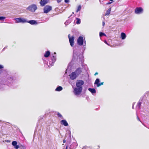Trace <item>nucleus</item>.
Returning <instances> with one entry per match:
<instances>
[{"label": "nucleus", "instance_id": "de8ad7c7", "mask_svg": "<svg viewBox=\"0 0 149 149\" xmlns=\"http://www.w3.org/2000/svg\"><path fill=\"white\" fill-rule=\"evenodd\" d=\"M68 146H67L66 147L65 149H68Z\"/></svg>", "mask_w": 149, "mask_h": 149}, {"label": "nucleus", "instance_id": "6ab92c4d", "mask_svg": "<svg viewBox=\"0 0 149 149\" xmlns=\"http://www.w3.org/2000/svg\"><path fill=\"white\" fill-rule=\"evenodd\" d=\"M50 52L49 51H47L46 52L44 55V56L46 58H47L50 56Z\"/></svg>", "mask_w": 149, "mask_h": 149}, {"label": "nucleus", "instance_id": "a878e982", "mask_svg": "<svg viewBox=\"0 0 149 149\" xmlns=\"http://www.w3.org/2000/svg\"><path fill=\"white\" fill-rule=\"evenodd\" d=\"M91 146H83V148H82V149H91Z\"/></svg>", "mask_w": 149, "mask_h": 149}, {"label": "nucleus", "instance_id": "c03bdc74", "mask_svg": "<svg viewBox=\"0 0 149 149\" xmlns=\"http://www.w3.org/2000/svg\"><path fill=\"white\" fill-rule=\"evenodd\" d=\"M98 74V73L97 72H96L94 74L95 75H96L97 74Z\"/></svg>", "mask_w": 149, "mask_h": 149}, {"label": "nucleus", "instance_id": "6e6d98bb", "mask_svg": "<svg viewBox=\"0 0 149 149\" xmlns=\"http://www.w3.org/2000/svg\"><path fill=\"white\" fill-rule=\"evenodd\" d=\"M44 63H45V62Z\"/></svg>", "mask_w": 149, "mask_h": 149}, {"label": "nucleus", "instance_id": "bf43d9fd", "mask_svg": "<svg viewBox=\"0 0 149 149\" xmlns=\"http://www.w3.org/2000/svg\"><path fill=\"white\" fill-rule=\"evenodd\" d=\"M0 89H1V88H0Z\"/></svg>", "mask_w": 149, "mask_h": 149}, {"label": "nucleus", "instance_id": "13d9d810", "mask_svg": "<svg viewBox=\"0 0 149 149\" xmlns=\"http://www.w3.org/2000/svg\"><path fill=\"white\" fill-rule=\"evenodd\" d=\"M7 142H8V140L7 141Z\"/></svg>", "mask_w": 149, "mask_h": 149}, {"label": "nucleus", "instance_id": "ddd939ff", "mask_svg": "<svg viewBox=\"0 0 149 149\" xmlns=\"http://www.w3.org/2000/svg\"><path fill=\"white\" fill-rule=\"evenodd\" d=\"M82 71V68H81L79 67L77 68L74 72L78 76L81 74Z\"/></svg>", "mask_w": 149, "mask_h": 149}, {"label": "nucleus", "instance_id": "473e14b6", "mask_svg": "<svg viewBox=\"0 0 149 149\" xmlns=\"http://www.w3.org/2000/svg\"><path fill=\"white\" fill-rule=\"evenodd\" d=\"M14 147V148L15 149H18V148H20V146H19L18 145H17V144L16 145V146H15Z\"/></svg>", "mask_w": 149, "mask_h": 149}, {"label": "nucleus", "instance_id": "4468645a", "mask_svg": "<svg viewBox=\"0 0 149 149\" xmlns=\"http://www.w3.org/2000/svg\"><path fill=\"white\" fill-rule=\"evenodd\" d=\"M77 146V143L73 142L70 146V149H75Z\"/></svg>", "mask_w": 149, "mask_h": 149}, {"label": "nucleus", "instance_id": "4be33fe9", "mask_svg": "<svg viewBox=\"0 0 149 149\" xmlns=\"http://www.w3.org/2000/svg\"><path fill=\"white\" fill-rule=\"evenodd\" d=\"M111 11V8H110L107 11L105 14L104 15L106 16V15H109Z\"/></svg>", "mask_w": 149, "mask_h": 149}, {"label": "nucleus", "instance_id": "393cba45", "mask_svg": "<svg viewBox=\"0 0 149 149\" xmlns=\"http://www.w3.org/2000/svg\"><path fill=\"white\" fill-rule=\"evenodd\" d=\"M76 19L77 20V21L76 23L77 24H80L81 23V20L79 18H76Z\"/></svg>", "mask_w": 149, "mask_h": 149}, {"label": "nucleus", "instance_id": "8fccbe9b", "mask_svg": "<svg viewBox=\"0 0 149 149\" xmlns=\"http://www.w3.org/2000/svg\"><path fill=\"white\" fill-rule=\"evenodd\" d=\"M132 109H134V104H133V106L132 107Z\"/></svg>", "mask_w": 149, "mask_h": 149}, {"label": "nucleus", "instance_id": "20e7f679", "mask_svg": "<svg viewBox=\"0 0 149 149\" xmlns=\"http://www.w3.org/2000/svg\"><path fill=\"white\" fill-rule=\"evenodd\" d=\"M83 89L76 87L74 88L73 93L76 96L79 95L81 93Z\"/></svg>", "mask_w": 149, "mask_h": 149}, {"label": "nucleus", "instance_id": "a19ab883", "mask_svg": "<svg viewBox=\"0 0 149 149\" xmlns=\"http://www.w3.org/2000/svg\"><path fill=\"white\" fill-rule=\"evenodd\" d=\"M57 1L58 3H59L61 2V0H57Z\"/></svg>", "mask_w": 149, "mask_h": 149}, {"label": "nucleus", "instance_id": "c9c22d12", "mask_svg": "<svg viewBox=\"0 0 149 149\" xmlns=\"http://www.w3.org/2000/svg\"><path fill=\"white\" fill-rule=\"evenodd\" d=\"M104 82H102L101 83H99V84H98V85H97V87H99L100 86H101L102 85H103V84Z\"/></svg>", "mask_w": 149, "mask_h": 149}, {"label": "nucleus", "instance_id": "a211bd4d", "mask_svg": "<svg viewBox=\"0 0 149 149\" xmlns=\"http://www.w3.org/2000/svg\"><path fill=\"white\" fill-rule=\"evenodd\" d=\"M88 90L92 94L96 93V90L95 88H89L88 89Z\"/></svg>", "mask_w": 149, "mask_h": 149}, {"label": "nucleus", "instance_id": "423d86ee", "mask_svg": "<svg viewBox=\"0 0 149 149\" xmlns=\"http://www.w3.org/2000/svg\"><path fill=\"white\" fill-rule=\"evenodd\" d=\"M83 81L81 80H77L76 83V87L83 89L82 86L84 84Z\"/></svg>", "mask_w": 149, "mask_h": 149}, {"label": "nucleus", "instance_id": "39448f33", "mask_svg": "<svg viewBox=\"0 0 149 149\" xmlns=\"http://www.w3.org/2000/svg\"><path fill=\"white\" fill-rule=\"evenodd\" d=\"M37 9L36 6L34 4H32L29 6L27 8V10H29L32 12H34Z\"/></svg>", "mask_w": 149, "mask_h": 149}, {"label": "nucleus", "instance_id": "7c9ffc66", "mask_svg": "<svg viewBox=\"0 0 149 149\" xmlns=\"http://www.w3.org/2000/svg\"><path fill=\"white\" fill-rule=\"evenodd\" d=\"M57 115L58 117L61 118L62 119L63 118L62 116L58 112L57 113Z\"/></svg>", "mask_w": 149, "mask_h": 149}, {"label": "nucleus", "instance_id": "6e6552de", "mask_svg": "<svg viewBox=\"0 0 149 149\" xmlns=\"http://www.w3.org/2000/svg\"><path fill=\"white\" fill-rule=\"evenodd\" d=\"M77 44L79 46L83 45L84 42V38L81 36H79L77 40Z\"/></svg>", "mask_w": 149, "mask_h": 149}, {"label": "nucleus", "instance_id": "72a5a7b5", "mask_svg": "<svg viewBox=\"0 0 149 149\" xmlns=\"http://www.w3.org/2000/svg\"><path fill=\"white\" fill-rule=\"evenodd\" d=\"M20 149H25L26 148L24 146H22V145H21V146H20Z\"/></svg>", "mask_w": 149, "mask_h": 149}, {"label": "nucleus", "instance_id": "a18cd8bd", "mask_svg": "<svg viewBox=\"0 0 149 149\" xmlns=\"http://www.w3.org/2000/svg\"><path fill=\"white\" fill-rule=\"evenodd\" d=\"M7 48V47H5L3 49V51L5 49H6Z\"/></svg>", "mask_w": 149, "mask_h": 149}, {"label": "nucleus", "instance_id": "58836bf2", "mask_svg": "<svg viewBox=\"0 0 149 149\" xmlns=\"http://www.w3.org/2000/svg\"><path fill=\"white\" fill-rule=\"evenodd\" d=\"M137 120H139V121H140V122H141V123H142L141 121L140 120V119L139 118V117H138V116L137 115Z\"/></svg>", "mask_w": 149, "mask_h": 149}, {"label": "nucleus", "instance_id": "bb28decb", "mask_svg": "<svg viewBox=\"0 0 149 149\" xmlns=\"http://www.w3.org/2000/svg\"><path fill=\"white\" fill-rule=\"evenodd\" d=\"M103 36H106V34L104 33L100 32V36L101 37Z\"/></svg>", "mask_w": 149, "mask_h": 149}, {"label": "nucleus", "instance_id": "f257e3e1", "mask_svg": "<svg viewBox=\"0 0 149 149\" xmlns=\"http://www.w3.org/2000/svg\"><path fill=\"white\" fill-rule=\"evenodd\" d=\"M78 47L73 48V53L72 61L78 62L81 64V66L85 70H86L87 65L84 63V59L83 55L79 52L77 48Z\"/></svg>", "mask_w": 149, "mask_h": 149}, {"label": "nucleus", "instance_id": "09e8293b", "mask_svg": "<svg viewBox=\"0 0 149 149\" xmlns=\"http://www.w3.org/2000/svg\"><path fill=\"white\" fill-rule=\"evenodd\" d=\"M36 127H37V128L38 127L39 128V126L38 125Z\"/></svg>", "mask_w": 149, "mask_h": 149}, {"label": "nucleus", "instance_id": "1a4fd4ad", "mask_svg": "<svg viewBox=\"0 0 149 149\" xmlns=\"http://www.w3.org/2000/svg\"><path fill=\"white\" fill-rule=\"evenodd\" d=\"M143 12V9L141 7H136L135 9L134 13L136 14H140Z\"/></svg>", "mask_w": 149, "mask_h": 149}, {"label": "nucleus", "instance_id": "dca6fc26", "mask_svg": "<svg viewBox=\"0 0 149 149\" xmlns=\"http://www.w3.org/2000/svg\"><path fill=\"white\" fill-rule=\"evenodd\" d=\"M27 23L31 25H36L38 24L36 21L33 20L28 21Z\"/></svg>", "mask_w": 149, "mask_h": 149}, {"label": "nucleus", "instance_id": "f03ea898", "mask_svg": "<svg viewBox=\"0 0 149 149\" xmlns=\"http://www.w3.org/2000/svg\"><path fill=\"white\" fill-rule=\"evenodd\" d=\"M6 78L3 80V82L5 83V84L11 87L16 84L18 81V78L15 75L11 76L7 74Z\"/></svg>", "mask_w": 149, "mask_h": 149}, {"label": "nucleus", "instance_id": "f3484780", "mask_svg": "<svg viewBox=\"0 0 149 149\" xmlns=\"http://www.w3.org/2000/svg\"><path fill=\"white\" fill-rule=\"evenodd\" d=\"M40 3L41 6H43L47 3V1L46 0H41Z\"/></svg>", "mask_w": 149, "mask_h": 149}, {"label": "nucleus", "instance_id": "0eeeda50", "mask_svg": "<svg viewBox=\"0 0 149 149\" xmlns=\"http://www.w3.org/2000/svg\"><path fill=\"white\" fill-rule=\"evenodd\" d=\"M16 20V23H24L27 22L28 21L26 19L24 18L19 17L15 19Z\"/></svg>", "mask_w": 149, "mask_h": 149}, {"label": "nucleus", "instance_id": "aec40b11", "mask_svg": "<svg viewBox=\"0 0 149 149\" xmlns=\"http://www.w3.org/2000/svg\"><path fill=\"white\" fill-rule=\"evenodd\" d=\"M121 38L122 40H124L125 39L126 36V34L123 32L121 33Z\"/></svg>", "mask_w": 149, "mask_h": 149}, {"label": "nucleus", "instance_id": "ea45409f", "mask_svg": "<svg viewBox=\"0 0 149 149\" xmlns=\"http://www.w3.org/2000/svg\"><path fill=\"white\" fill-rule=\"evenodd\" d=\"M111 3H112V2H108V3H107L106 4L107 5H109V4H111Z\"/></svg>", "mask_w": 149, "mask_h": 149}, {"label": "nucleus", "instance_id": "5701e85b", "mask_svg": "<svg viewBox=\"0 0 149 149\" xmlns=\"http://www.w3.org/2000/svg\"><path fill=\"white\" fill-rule=\"evenodd\" d=\"M63 89L62 87L61 86H58L55 89V91H60Z\"/></svg>", "mask_w": 149, "mask_h": 149}, {"label": "nucleus", "instance_id": "4c0bfd02", "mask_svg": "<svg viewBox=\"0 0 149 149\" xmlns=\"http://www.w3.org/2000/svg\"><path fill=\"white\" fill-rule=\"evenodd\" d=\"M64 1L66 3H69L70 1L69 0H64Z\"/></svg>", "mask_w": 149, "mask_h": 149}, {"label": "nucleus", "instance_id": "79ce46f5", "mask_svg": "<svg viewBox=\"0 0 149 149\" xmlns=\"http://www.w3.org/2000/svg\"><path fill=\"white\" fill-rule=\"evenodd\" d=\"M104 42H105L106 44H107L108 45H109V44L107 43V41H106V40H105V41H104Z\"/></svg>", "mask_w": 149, "mask_h": 149}, {"label": "nucleus", "instance_id": "37998d69", "mask_svg": "<svg viewBox=\"0 0 149 149\" xmlns=\"http://www.w3.org/2000/svg\"><path fill=\"white\" fill-rule=\"evenodd\" d=\"M105 24V22H102V25L103 26H104Z\"/></svg>", "mask_w": 149, "mask_h": 149}, {"label": "nucleus", "instance_id": "b1692460", "mask_svg": "<svg viewBox=\"0 0 149 149\" xmlns=\"http://www.w3.org/2000/svg\"><path fill=\"white\" fill-rule=\"evenodd\" d=\"M100 80L98 78H97L94 83L95 84L97 85H97H98V84H99V82H100Z\"/></svg>", "mask_w": 149, "mask_h": 149}, {"label": "nucleus", "instance_id": "864d4df0", "mask_svg": "<svg viewBox=\"0 0 149 149\" xmlns=\"http://www.w3.org/2000/svg\"><path fill=\"white\" fill-rule=\"evenodd\" d=\"M143 124V125L145 126L146 127V126H145V125L144 124Z\"/></svg>", "mask_w": 149, "mask_h": 149}, {"label": "nucleus", "instance_id": "603ef678", "mask_svg": "<svg viewBox=\"0 0 149 149\" xmlns=\"http://www.w3.org/2000/svg\"><path fill=\"white\" fill-rule=\"evenodd\" d=\"M84 48V50H85V47H84V48Z\"/></svg>", "mask_w": 149, "mask_h": 149}, {"label": "nucleus", "instance_id": "c756f323", "mask_svg": "<svg viewBox=\"0 0 149 149\" xmlns=\"http://www.w3.org/2000/svg\"><path fill=\"white\" fill-rule=\"evenodd\" d=\"M6 18V17L4 16H0V20L3 21Z\"/></svg>", "mask_w": 149, "mask_h": 149}, {"label": "nucleus", "instance_id": "9b49d317", "mask_svg": "<svg viewBox=\"0 0 149 149\" xmlns=\"http://www.w3.org/2000/svg\"><path fill=\"white\" fill-rule=\"evenodd\" d=\"M68 36L69 39V41L70 43V45L72 47L74 45V36H72L71 37H70V34L68 35Z\"/></svg>", "mask_w": 149, "mask_h": 149}, {"label": "nucleus", "instance_id": "4d7b16f0", "mask_svg": "<svg viewBox=\"0 0 149 149\" xmlns=\"http://www.w3.org/2000/svg\"><path fill=\"white\" fill-rule=\"evenodd\" d=\"M74 12H72V14H74Z\"/></svg>", "mask_w": 149, "mask_h": 149}, {"label": "nucleus", "instance_id": "f704fd0d", "mask_svg": "<svg viewBox=\"0 0 149 149\" xmlns=\"http://www.w3.org/2000/svg\"><path fill=\"white\" fill-rule=\"evenodd\" d=\"M86 45V42L85 40V38H84V44H83V46H85Z\"/></svg>", "mask_w": 149, "mask_h": 149}, {"label": "nucleus", "instance_id": "2f4dec72", "mask_svg": "<svg viewBox=\"0 0 149 149\" xmlns=\"http://www.w3.org/2000/svg\"><path fill=\"white\" fill-rule=\"evenodd\" d=\"M70 22V21L69 20H67L65 23V24L66 25L68 24Z\"/></svg>", "mask_w": 149, "mask_h": 149}, {"label": "nucleus", "instance_id": "412c9836", "mask_svg": "<svg viewBox=\"0 0 149 149\" xmlns=\"http://www.w3.org/2000/svg\"><path fill=\"white\" fill-rule=\"evenodd\" d=\"M142 100H140L137 104L136 107H138L139 109H140V107L142 104Z\"/></svg>", "mask_w": 149, "mask_h": 149}, {"label": "nucleus", "instance_id": "5fc2aeb1", "mask_svg": "<svg viewBox=\"0 0 149 149\" xmlns=\"http://www.w3.org/2000/svg\"><path fill=\"white\" fill-rule=\"evenodd\" d=\"M110 1H113V0H109Z\"/></svg>", "mask_w": 149, "mask_h": 149}, {"label": "nucleus", "instance_id": "7ed1b4c3", "mask_svg": "<svg viewBox=\"0 0 149 149\" xmlns=\"http://www.w3.org/2000/svg\"><path fill=\"white\" fill-rule=\"evenodd\" d=\"M56 53L54 52L52 54V56H51V60L52 61H49V64L48 65V63L47 64V65L48 67H50L54 65V63L56 61Z\"/></svg>", "mask_w": 149, "mask_h": 149}, {"label": "nucleus", "instance_id": "e433bc0d", "mask_svg": "<svg viewBox=\"0 0 149 149\" xmlns=\"http://www.w3.org/2000/svg\"><path fill=\"white\" fill-rule=\"evenodd\" d=\"M3 68L4 67L3 65L0 64V69Z\"/></svg>", "mask_w": 149, "mask_h": 149}, {"label": "nucleus", "instance_id": "2eb2a0df", "mask_svg": "<svg viewBox=\"0 0 149 149\" xmlns=\"http://www.w3.org/2000/svg\"><path fill=\"white\" fill-rule=\"evenodd\" d=\"M60 123L61 125H64V126H67L68 125V122L65 120H62Z\"/></svg>", "mask_w": 149, "mask_h": 149}, {"label": "nucleus", "instance_id": "49530a36", "mask_svg": "<svg viewBox=\"0 0 149 149\" xmlns=\"http://www.w3.org/2000/svg\"><path fill=\"white\" fill-rule=\"evenodd\" d=\"M66 142V141L65 140H63V143H65Z\"/></svg>", "mask_w": 149, "mask_h": 149}, {"label": "nucleus", "instance_id": "3c124183", "mask_svg": "<svg viewBox=\"0 0 149 149\" xmlns=\"http://www.w3.org/2000/svg\"><path fill=\"white\" fill-rule=\"evenodd\" d=\"M85 0V1H86H86H88V0Z\"/></svg>", "mask_w": 149, "mask_h": 149}, {"label": "nucleus", "instance_id": "cd10ccee", "mask_svg": "<svg viewBox=\"0 0 149 149\" xmlns=\"http://www.w3.org/2000/svg\"><path fill=\"white\" fill-rule=\"evenodd\" d=\"M12 144L13 146H15L17 144V142L16 141H13L12 143Z\"/></svg>", "mask_w": 149, "mask_h": 149}, {"label": "nucleus", "instance_id": "9d476101", "mask_svg": "<svg viewBox=\"0 0 149 149\" xmlns=\"http://www.w3.org/2000/svg\"><path fill=\"white\" fill-rule=\"evenodd\" d=\"M52 9V6L46 5L45 6L43 9L44 13H47Z\"/></svg>", "mask_w": 149, "mask_h": 149}, {"label": "nucleus", "instance_id": "f8f14e48", "mask_svg": "<svg viewBox=\"0 0 149 149\" xmlns=\"http://www.w3.org/2000/svg\"><path fill=\"white\" fill-rule=\"evenodd\" d=\"M69 76L70 79L72 80H74L76 79L78 77V76H77L74 72H72Z\"/></svg>", "mask_w": 149, "mask_h": 149}, {"label": "nucleus", "instance_id": "c85d7f7f", "mask_svg": "<svg viewBox=\"0 0 149 149\" xmlns=\"http://www.w3.org/2000/svg\"><path fill=\"white\" fill-rule=\"evenodd\" d=\"M81 9V5H79L78 8L77 10H76V12H78L79 11H80Z\"/></svg>", "mask_w": 149, "mask_h": 149}]
</instances>
